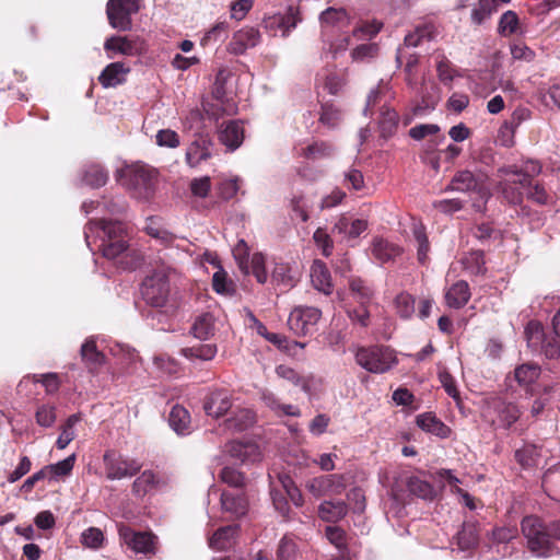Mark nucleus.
Instances as JSON below:
<instances>
[{"mask_svg":"<svg viewBox=\"0 0 560 560\" xmlns=\"http://www.w3.org/2000/svg\"><path fill=\"white\" fill-rule=\"evenodd\" d=\"M88 247L95 248L107 259L128 256L125 226L119 221H90L84 230Z\"/></svg>","mask_w":560,"mask_h":560,"instance_id":"nucleus-1","label":"nucleus"},{"mask_svg":"<svg viewBox=\"0 0 560 560\" xmlns=\"http://www.w3.org/2000/svg\"><path fill=\"white\" fill-rule=\"evenodd\" d=\"M522 533L527 547L537 557H549L555 550V540H560V521L547 528L536 516H526L522 521Z\"/></svg>","mask_w":560,"mask_h":560,"instance_id":"nucleus-2","label":"nucleus"},{"mask_svg":"<svg viewBox=\"0 0 560 560\" xmlns=\"http://www.w3.org/2000/svg\"><path fill=\"white\" fill-rule=\"evenodd\" d=\"M451 190L462 192H472V207L476 211H483L486 203L489 200L491 192L489 185L487 184V177L485 175H475L470 171H460L455 174L451 185Z\"/></svg>","mask_w":560,"mask_h":560,"instance_id":"nucleus-3","label":"nucleus"},{"mask_svg":"<svg viewBox=\"0 0 560 560\" xmlns=\"http://www.w3.org/2000/svg\"><path fill=\"white\" fill-rule=\"evenodd\" d=\"M141 294L152 307H163L170 295L168 275L165 269L155 270L148 276L141 287Z\"/></svg>","mask_w":560,"mask_h":560,"instance_id":"nucleus-4","label":"nucleus"},{"mask_svg":"<svg viewBox=\"0 0 560 560\" xmlns=\"http://www.w3.org/2000/svg\"><path fill=\"white\" fill-rule=\"evenodd\" d=\"M154 170L137 165L127 171V187L138 199H149L155 189Z\"/></svg>","mask_w":560,"mask_h":560,"instance_id":"nucleus-5","label":"nucleus"},{"mask_svg":"<svg viewBox=\"0 0 560 560\" xmlns=\"http://www.w3.org/2000/svg\"><path fill=\"white\" fill-rule=\"evenodd\" d=\"M140 0H108L106 14L108 23L118 31H130L131 15L140 10Z\"/></svg>","mask_w":560,"mask_h":560,"instance_id":"nucleus-6","label":"nucleus"},{"mask_svg":"<svg viewBox=\"0 0 560 560\" xmlns=\"http://www.w3.org/2000/svg\"><path fill=\"white\" fill-rule=\"evenodd\" d=\"M301 21L302 16L299 7L289 5L284 13L266 16L262 24L265 30L271 35L277 36L280 34L282 37H287Z\"/></svg>","mask_w":560,"mask_h":560,"instance_id":"nucleus-7","label":"nucleus"},{"mask_svg":"<svg viewBox=\"0 0 560 560\" xmlns=\"http://www.w3.org/2000/svg\"><path fill=\"white\" fill-rule=\"evenodd\" d=\"M106 477L109 480H119L132 477L141 469V464L131 458L107 452L104 455Z\"/></svg>","mask_w":560,"mask_h":560,"instance_id":"nucleus-8","label":"nucleus"},{"mask_svg":"<svg viewBox=\"0 0 560 560\" xmlns=\"http://www.w3.org/2000/svg\"><path fill=\"white\" fill-rule=\"evenodd\" d=\"M118 534L121 544L136 553H154L155 536L150 533L136 532L125 524H118Z\"/></svg>","mask_w":560,"mask_h":560,"instance_id":"nucleus-9","label":"nucleus"},{"mask_svg":"<svg viewBox=\"0 0 560 560\" xmlns=\"http://www.w3.org/2000/svg\"><path fill=\"white\" fill-rule=\"evenodd\" d=\"M322 312L313 306L295 307L289 315L288 325L296 335H306L315 329L320 319Z\"/></svg>","mask_w":560,"mask_h":560,"instance_id":"nucleus-10","label":"nucleus"},{"mask_svg":"<svg viewBox=\"0 0 560 560\" xmlns=\"http://www.w3.org/2000/svg\"><path fill=\"white\" fill-rule=\"evenodd\" d=\"M527 347L532 350H559L560 341L551 332L547 334L544 326L536 320L529 322L525 327Z\"/></svg>","mask_w":560,"mask_h":560,"instance_id":"nucleus-11","label":"nucleus"},{"mask_svg":"<svg viewBox=\"0 0 560 560\" xmlns=\"http://www.w3.org/2000/svg\"><path fill=\"white\" fill-rule=\"evenodd\" d=\"M246 325L248 328L256 331L259 336L264 337L267 341L277 347L278 350H291L293 347L304 348L306 346L304 342L289 340L281 334L269 331L250 311H246Z\"/></svg>","mask_w":560,"mask_h":560,"instance_id":"nucleus-12","label":"nucleus"},{"mask_svg":"<svg viewBox=\"0 0 560 560\" xmlns=\"http://www.w3.org/2000/svg\"><path fill=\"white\" fill-rule=\"evenodd\" d=\"M355 361L371 373H384L397 363L393 352H355Z\"/></svg>","mask_w":560,"mask_h":560,"instance_id":"nucleus-13","label":"nucleus"},{"mask_svg":"<svg viewBox=\"0 0 560 560\" xmlns=\"http://www.w3.org/2000/svg\"><path fill=\"white\" fill-rule=\"evenodd\" d=\"M260 33L253 26H244L233 34L229 44V51L234 55H243L247 49L254 48L260 42Z\"/></svg>","mask_w":560,"mask_h":560,"instance_id":"nucleus-14","label":"nucleus"},{"mask_svg":"<svg viewBox=\"0 0 560 560\" xmlns=\"http://www.w3.org/2000/svg\"><path fill=\"white\" fill-rule=\"evenodd\" d=\"M212 147L213 143L208 136H198L186 149V163L190 167L198 166L201 162L211 158Z\"/></svg>","mask_w":560,"mask_h":560,"instance_id":"nucleus-15","label":"nucleus"},{"mask_svg":"<svg viewBox=\"0 0 560 560\" xmlns=\"http://www.w3.org/2000/svg\"><path fill=\"white\" fill-rule=\"evenodd\" d=\"M505 177L500 183L502 194L510 203H518L522 201L523 192H525V186H522L518 182V171L516 167L510 166L500 170Z\"/></svg>","mask_w":560,"mask_h":560,"instance_id":"nucleus-16","label":"nucleus"},{"mask_svg":"<svg viewBox=\"0 0 560 560\" xmlns=\"http://www.w3.org/2000/svg\"><path fill=\"white\" fill-rule=\"evenodd\" d=\"M489 409H493L497 413V420L500 425L504 428L511 427L521 416V411L516 405L512 402H505L500 398H492L489 402Z\"/></svg>","mask_w":560,"mask_h":560,"instance_id":"nucleus-17","label":"nucleus"},{"mask_svg":"<svg viewBox=\"0 0 560 560\" xmlns=\"http://www.w3.org/2000/svg\"><path fill=\"white\" fill-rule=\"evenodd\" d=\"M319 23L323 32L343 30L349 26L350 18L343 8H327L319 15Z\"/></svg>","mask_w":560,"mask_h":560,"instance_id":"nucleus-18","label":"nucleus"},{"mask_svg":"<svg viewBox=\"0 0 560 560\" xmlns=\"http://www.w3.org/2000/svg\"><path fill=\"white\" fill-rule=\"evenodd\" d=\"M368 229V221L363 219H352L349 215H341L334 224L332 231L348 238L360 236Z\"/></svg>","mask_w":560,"mask_h":560,"instance_id":"nucleus-19","label":"nucleus"},{"mask_svg":"<svg viewBox=\"0 0 560 560\" xmlns=\"http://www.w3.org/2000/svg\"><path fill=\"white\" fill-rule=\"evenodd\" d=\"M228 452L244 464L258 462L261 456L258 445L253 442L233 441L229 444Z\"/></svg>","mask_w":560,"mask_h":560,"instance_id":"nucleus-20","label":"nucleus"},{"mask_svg":"<svg viewBox=\"0 0 560 560\" xmlns=\"http://www.w3.org/2000/svg\"><path fill=\"white\" fill-rule=\"evenodd\" d=\"M221 505L223 511L240 517L247 512V500L240 490L224 491L221 494Z\"/></svg>","mask_w":560,"mask_h":560,"instance_id":"nucleus-21","label":"nucleus"},{"mask_svg":"<svg viewBox=\"0 0 560 560\" xmlns=\"http://www.w3.org/2000/svg\"><path fill=\"white\" fill-rule=\"evenodd\" d=\"M231 406V397L228 392L215 390L207 397L203 409L208 416L220 417L224 415Z\"/></svg>","mask_w":560,"mask_h":560,"instance_id":"nucleus-22","label":"nucleus"},{"mask_svg":"<svg viewBox=\"0 0 560 560\" xmlns=\"http://www.w3.org/2000/svg\"><path fill=\"white\" fill-rule=\"evenodd\" d=\"M219 139L229 150H236L244 140V129L241 122L231 120L222 126Z\"/></svg>","mask_w":560,"mask_h":560,"instance_id":"nucleus-23","label":"nucleus"},{"mask_svg":"<svg viewBox=\"0 0 560 560\" xmlns=\"http://www.w3.org/2000/svg\"><path fill=\"white\" fill-rule=\"evenodd\" d=\"M129 71L122 62H113L101 72L98 81L104 88H115L126 81Z\"/></svg>","mask_w":560,"mask_h":560,"instance_id":"nucleus-24","label":"nucleus"},{"mask_svg":"<svg viewBox=\"0 0 560 560\" xmlns=\"http://www.w3.org/2000/svg\"><path fill=\"white\" fill-rule=\"evenodd\" d=\"M540 374V368L535 363L522 364L515 369L514 376L508 377V386L512 388V382L515 381L520 386L526 390L533 392L529 386L538 378Z\"/></svg>","mask_w":560,"mask_h":560,"instance_id":"nucleus-25","label":"nucleus"},{"mask_svg":"<svg viewBox=\"0 0 560 560\" xmlns=\"http://www.w3.org/2000/svg\"><path fill=\"white\" fill-rule=\"evenodd\" d=\"M311 280L314 288L328 295L332 292V282L330 272L326 265L320 260H315L311 267Z\"/></svg>","mask_w":560,"mask_h":560,"instance_id":"nucleus-26","label":"nucleus"},{"mask_svg":"<svg viewBox=\"0 0 560 560\" xmlns=\"http://www.w3.org/2000/svg\"><path fill=\"white\" fill-rule=\"evenodd\" d=\"M168 424L178 435H188L191 432V419L187 409L175 405L168 416Z\"/></svg>","mask_w":560,"mask_h":560,"instance_id":"nucleus-27","label":"nucleus"},{"mask_svg":"<svg viewBox=\"0 0 560 560\" xmlns=\"http://www.w3.org/2000/svg\"><path fill=\"white\" fill-rule=\"evenodd\" d=\"M417 425L431 434H434L439 438H447L450 434V429L445 425L434 413L432 412H423L418 415L416 418Z\"/></svg>","mask_w":560,"mask_h":560,"instance_id":"nucleus-28","label":"nucleus"},{"mask_svg":"<svg viewBox=\"0 0 560 560\" xmlns=\"http://www.w3.org/2000/svg\"><path fill=\"white\" fill-rule=\"evenodd\" d=\"M238 532V525H228L219 528L210 538L209 547L213 550L222 551L233 546L235 536Z\"/></svg>","mask_w":560,"mask_h":560,"instance_id":"nucleus-29","label":"nucleus"},{"mask_svg":"<svg viewBox=\"0 0 560 560\" xmlns=\"http://www.w3.org/2000/svg\"><path fill=\"white\" fill-rule=\"evenodd\" d=\"M516 528L499 527L492 530V547L497 548L499 557H506L512 553L509 542L516 537Z\"/></svg>","mask_w":560,"mask_h":560,"instance_id":"nucleus-30","label":"nucleus"},{"mask_svg":"<svg viewBox=\"0 0 560 560\" xmlns=\"http://www.w3.org/2000/svg\"><path fill=\"white\" fill-rule=\"evenodd\" d=\"M470 299L469 285L466 281H457L445 293V301L450 307L460 308Z\"/></svg>","mask_w":560,"mask_h":560,"instance_id":"nucleus-31","label":"nucleus"},{"mask_svg":"<svg viewBox=\"0 0 560 560\" xmlns=\"http://www.w3.org/2000/svg\"><path fill=\"white\" fill-rule=\"evenodd\" d=\"M401 250L395 244L382 237H375L372 243V255L381 264L393 260L396 256L400 255Z\"/></svg>","mask_w":560,"mask_h":560,"instance_id":"nucleus-32","label":"nucleus"},{"mask_svg":"<svg viewBox=\"0 0 560 560\" xmlns=\"http://www.w3.org/2000/svg\"><path fill=\"white\" fill-rule=\"evenodd\" d=\"M340 477L337 475L322 476L310 479L306 482V489L315 497L320 498L329 492L335 491L334 487Z\"/></svg>","mask_w":560,"mask_h":560,"instance_id":"nucleus-33","label":"nucleus"},{"mask_svg":"<svg viewBox=\"0 0 560 560\" xmlns=\"http://www.w3.org/2000/svg\"><path fill=\"white\" fill-rule=\"evenodd\" d=\"M349 289L352 298L360 303V305L369 304L375 294L374 289L359 277H352L349 280Z\"/></svg>","mask_w":560,"mask_h":560,"instance_id":"nucleus-34","label":"nucleus"},{"mask_svg":"<svg viewBox=\"0 0 560 560\" xmlns=\"http://www.w3.org/2000/svg\"><path fill=\"white\" fill-rule=\"evenodd\" d=\"M347 504L343 501H325L318 508V515L325 522L335 523L347 514Z\"/></svg>","mask_w":560,"mask_h":560,"instance_id":"nucleus-35","label":"nucleus"},{"mask_svg":"<svg viewBox=\"0 0 560 560\" xmlns=\"http://www.w3.org/2000/svg\"><path fill=\"white\" fill-rule=\"evenodd\" d=\"M478 539V528L472 522H465L456 536L458 549L463 551L474 548L477 545Z\"/></svg>","mask_w":560,"mask_h":560,"instance_id":"nucleus-36","label":"nucleus"},{"mask_svg":"<svg viewBox=\"0 0 560 560\" xmlns=\"http://www.w3.org/2000/svg\"><path fill=\"white\" fill-rule=\"evenodd\" d=\"M432 92L421 91V101L412 107V116H425L431 113L440 101L438 88L431 86Z\"/></svg>","mask_w":560,"mask_h":560,"instance_id":"nucleus-37","label":"nucleus"},{"mask_svg":"<svg viewBox=\"0 0 560 560\" xmlns=\"http://www.w3.org/2000/svg\"><path fill=\"white\" fill-rule=\"evenodd\" d=\"M107 179L108 173L101 165L91 164L85 166L82 171V183L92 188L104 186L107 183Z\"/></svg>","mask_w":560,"mask_h":560,"instance_id":"nucleus-38","label":"nucleus"},{"mask_svg":"<svg viewBox=\"0 0 560 560\" xmlns=\"http://www.w3.org/2000/svg\"><path fill=\"white\" fill-rule=\"evenodd\" d=\"M497 11L495 0H478L471 9L470 21L474 25H481Z\"/></svg>","mask_w":560,"mask_h":560,"instance_id":"nucleus-39","label":"nucleus"},{"mask_svg":"<svg viewBox=\"0 0 560 560\" xmlns=\"http://www.w3.org/2000/svg\"><path fill=\"white\" fill-rule=\"evenodd\" d=\"M317 84L329 94H337L345 85V79L332 70L325 69L317 74Z\"/></svg>","mask_w":560,"mask_h":560,"instance_id":"nucleus-40","label":"nucleus"},{"mask_svg":"<svg viewBox=\"0 0 560 560\" xmlns=\"http://www.w3.org/2000/svg\"><path fill=\"white\" fill-rule=\"evenodd\" d=\"M298 154L306 159H323L332 155L334 147L324 141H316L296 149Z\"/></svg>","mask_w":560,"mask_h":560,"instance_id":"nucleus-41","label":"nucleus"},{"mask_svg":"<svg viewBox=\"0 0 560 560\" xmlns=\"http://www.w3.org/2000/svg\"><path fill=\"white\" fill-rule=\"evenodd\" d=\"M498 33L501 36H511L523 33L516 12L508 10L501 15L498 24Z\"/></svg>","mask_w":560,"mask_h":560,"instance_id":"nucleus-42","label":"nucleus"},{"mask_svg":"<svg viewBox=\"0 0 560 560\" xmlns=\"http://www.w3.org/2000/svg\"><path fill=\"white\" fill-rule=\"evenodd\" d=\"M194 337L200 340L209 339L214 332V318L211 314L206 313L198 316L191 327Z\"/></svg>","mask_w":560,"mask_h":560,"instance_id":"nucleus-43","label":"nucleus"},{"mask_svg":"<svg viewBox=\"0 0 560 560\" xmlns=\"http://www.w3.org/2000/svg\"><path fill=\"white\" fill-rule=\"evenodd\" d=\"M540 452L534 444H526L522 448L516 450L515 458L525 468L538 466L540 464Z\"/></svg>","mask_w":560,"mask_h":560,"instance_id":"nucleus-44","label":"nucleus"},{"mask_svg":"<svg viewBox=\"0 0 560 560\" xmlns=\"http://www.w3.org/2000/svg\"><path fill=\"white\" fill-rule=\"evenodd\" d=\"M81 421V415H71L61 427V432L57 439L56 445L59 450L66 448L75 438L74 427Z\"/></svg>","mask_w":560,"mask_h":560,"instance_id":"nucleus-45","label":"nucleus"},{"mask_svg":"<svg viewBox=\"0 0 560 560\" xmlns=\"http://www.w3.org/2000/svg\"><path fill=\"white\" fill-rule=\"evenodd\" d=\"M152 361L154 368L165 375H174L180 370V364L168 352L154 354Z\"/></svg>","mask_w":560,"mask_h":560,"instance_id":"nucleus-46","label":"nucleus"},{"mask_svg":"<svg viewBox=\"0 0 560 560\" xmlns=\"http://www.w3.org/2000/svg\"><path fill=\"white\" fill-rule=\"evenodd\" d=\"M399 116L390 107H382L380 117V128L383 137L392 136L398 126Z\"/></svg>","mask_w":560,"mask_h":560,"instance_id":"nucleus-47","label":"nucleus"},{"mask_svg":"<svg viewBox=\"0 0 560 560\" xmlns=\"http://www.w3.org/2000/svg\"><path fill=\"white\" fill-rule=\"evenodd\" d=\"M75 462V454H71L63 460H60L56 464L45 466V470H47V476L49 480H57L60 477L68 476L73 469Z\"/></svg>","mask_w":560,"mask_h":560,"instance_id":"nucleus-48","label":"nucleus"},{"mask_svg":"<svg viewBox=\"0 0 560 560\" xmlns=\"http://www.w3.org/2000/svg\"><path fill=\"white\" fill-rule=\"evenodd\" d=\"M28 382L40 383L49 395L55 394L60 385L59 377L56 373L35 374L32 377H26L20 382L19 387L24 386V384Z\"/></svg>","mask_w":560,"mask_h":560,"instance_id":"nucleus-49","label":"nucleus"},{"mask_svg":"<svg viewBox=\"0 0 560 560\" xmlns=\"http://www.w3.org/2000/svg\"><path fill=\"white\" fill-rule=\"evenodd\" d=\"M104 49L125 56H131L135 51L132 42L122 36H112L107 38L104 43Z\"/></svg>","mask_w":560,"mask_h":560,"instance_id":"nucleus-50","label":"nucleus"},{"mask_svg":"<svg viewBox=\"0 0 560 560\" xmlns=\"http://www.w3.org/2000/svg\"><path fill=\"white\" fill-rule=\"evenodd\" d=\"M36 423L42 428H51L57 420V408L52 404H40L35 410Z\"/></svg>","mask_w":560,"mask_h":560,"instance_id":"nucleus-51","label":"nucleus"},{"mask_svg":"<svg viewBox=\"0 0 560 560\" xmlns=\"http://www.w3.org/2000/svg\"><path fill=\"white\" fill-rule=\"evenodd\" d=\"M408 491L420 499L432 500L435 495L433 487L418 477H410L407 481Z\"/></svg>","mask_w":560,"mask_h":560,"instance_id":"nucleus-52","label":"nucleus"},{"mask_svg":"<svg viewBox=\"0 0 560 560\" xmlns=\"http://www.w3.org/2000/svg\"><path fill=\"white\" fill-rule=\"evenodd\" d=\"M436 72L439 80L445 85H450L453 80L459 75L452 62L444 55L436 56Z\"/></svg>","mask_w":560,"mask_h":560,"instance_id":"nucleus-53","label":"nucleus"},{"mask_svg":"<svg viewBox=\"0 0 560 560\" xmlns=\"http://www.w3.org/2000/svg\"><path fill=\"white\" fill-rule=\"evenodd\" d=\"M415 298L407 293L401 292L395 299V310L399 317L409 319L415 314Z\"/></svg>","mask_w":560,"mask_h":560,"instance_id":"nucleus-54","label":"nucleus"},{"mask_svg":"<svg viewBox=\"0 0 560 560\" xmlns=\"http://www.w3.org/2000/svg\"><path fill=\"white\" fill-rule=\"evenodd\" d=\"M464 268L471 275H481L486 271L483 253L475 250L463 257Z\"/></svg>","mask_w":560,"mask_h":560,"instance_id":"nucleus-55","label":"nucleus"},{"mask_svg":"<svg viewBox=\"0 0 560 560\" xmlns=\"http://www.w3.org/2000/svg\"><path fill=\"white\" fill-rule=\"evenodd\" d=\"M432 36V27L430 25H419L413 32L408 33L405 36V47H417L423 40H430Z\"/></svg>","mask_w":560,"mask_h":560,"instance_id":"nucleus-56","label":"nucleus"},{"mask_svg":"<svg viewBox=\"0 0 560 560\" xmlns=\"http://www.w3.org/2000/svg\"><path fill=\"white\" fill-rule=\"evenodd\" d=\"M378 54V46L375 43H366L357 46L351 51V58L355 62H368L374 59Z\"/></svg>","mask_w":560,"mask_h":560,"instance_id":"nucleus-57","label":"nucleus"},{"mask_svg":"<svg viewBox=\"0 0 560 560\" xmlns=\"http://www.w3.org/2000/svg\"><path fill=\"white\" fill-rule=\"evenodd\" d=\"M104 534L97 527H89L81 534V544L90 549H100L104 542Z\"/></svg>","mask_w":560,"mask_h":560,"instance_id":"nucleus-58","label":"nucleus"},{"mask_svg":"<svg viewBox=\"0 0 560 560\" xmlns=\"http://www.w3.org/2000/svg\"><path fill=\"white\" fill-rule=\"evenodd\" d=\"M413 237L418 244V260L421 264H424L428 258L429 252V242L424 231V228L421 224H415L412 229Z\"/></svg>","mask_w":560,"mask_h":560,"instance_id":"nucleus-59","label":"nucleus"},{"mask_svg":"<svg viewBox=\"0 0 560 560\" xmlns=\"http://www.w3.org/2000/svg\"><path fill=\"white\" fill-rule=\"evenodd\" d=\"M341 112L331 104H325L322 106V113L319 121L322 125L328 128H336L341 121Z\"/></svg>","mask_w":560,"mask_h":560,"instance_id":"nucleus-60","label":"nucleus"},{"mask_svg":"<svg viewBox=\"0 0 560 560\" xmlns=\"http://www.w3.org/2000/svg\"><path fill=\"white\" fill-rule=\"evenodd\" d=\"M155 482V475L150 470H145L135 480L133 492L137 495H143L154 488Z\"/></svg>","mask_w":560,"mask_h":560,"instance_id":"nucleus-61","label":"nucleus"},{"mask_svg":"<svg viewBox=\"0 0 560 560\" xmlns=\"http://www.w3.org/2000/svg\"><path fill=\"white\" fill-rule=\"evenodd\" d=\"M229 25L226 22H219L206 32L201 38V45L208 46L218 43L226 37Z\"/></svg>","mask_w":560,"mask_h":560,"instance_id":"nucleus-62","label":"nucleus"},{"mask_svg":"<svg viewBox=\"0 0 560 560\" xmlns=\"http://www.w3.org/2000/svg\"><path fill=\"white\" fill-rule=\"evenodd\" d=\"M300 555L298 553L295 542L284 536L279 544L277 560H299Z\"/></svg>","mask_w":560,"mask_h":560,"instance_id":"nucleus-63","label":"nucleus"},{"mask_svg":"<svg viewBox=\"0 0 560 560\" xmlns=\"http://www.w3.org/2000/svg\"><path fill=\"white\" fill-rule=\"evenodd\" d=\"M249 273H253L259 283L267 281V271L265 268V257L260 253H255L248 261Z\"/></svg>","mask_w":560,"mask_h":560,"instance_id":"nucleus-64","label":"nucleus"}]
</instances>
